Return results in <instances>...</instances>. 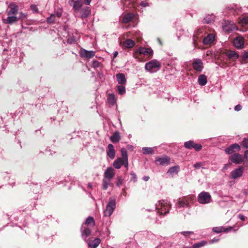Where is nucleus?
I'll list each match as a JSON object with an SVG mask.
<instances>
[{"mask_svg": "<svg viewBox=\"0 0 248 248\" xmlns=\"http://www.w3.org/2000/svg\"><path fill=\"white\" fill-rule=\"evenodd\" d=\"M170 204L167 200H161L155 204V209L160 215H166L169 213L170 208Z\"/></svg>", "mask_w": 248, "mask_h": 248, "instance_id": "nucleus-1", "label": "nucleus"}, {"mask_svg": "<svg viewBox=\"0 0 248 248\" xmlns=\"http://www.w3.org/2000/svg\"><path fill=\"white\" fill-rule=\"evenodd\" d=\"M116 207V199L113 197L109 198L108 203L106 206L104 214L106 217H110L113 213Z\"/></svg>", "mask_w": 248, "mask_h": 248, "instance_id": "nucleus-2", "label": "nucleus"}, {"mask_svg": "<svg viewBox=\"0 0 248 248\" xmlns=\"http://www.w3.org/2000/svg\"><path fill=\"white\" fill-rule=\"evenodd\" d=\"M160 67V63L158 61L153 60L145 64V69L147 71L153 73L158 71Z\"/></svg>", "mask_w": 248, "mask_h": 248, "instance_id": "nucleus-3", "label": "nucleus"}, {"mask_svg": "<svg viewBox=\"0 0 248 248\" xmlns=\"http://www.w3.org/2000/svg\"><path fill=\"white\" fill-rule=\"evenodd\" d=\"M198 201L201 204H206L211 201V196L209 193L202 191L198 195Z\"/></svg>", "mask_w": 248, "mask_h": 248, "instance_id": "nucleus-4", "label": "nucleus"}, {"mask_svg": "<svg viewBox=\"0 0 248 248\" xmlns=\"http://www.w3.org/2000/svg\"><path fill=\"white\" fill-rule=\"evenodd\" d=\"M222 28L224 31L228 32L238 30L234 23L231 21H225L223 23Z\"/></svg>", "mask_w": 248, "mask_h": 248, "instance_id": "nucleus-5", "label": "nucleus"}, {"mask_svg": "<svg viewBox=\"0 0 248 248\" xmlns=\"http://www.w3.org/2000/svg\"><path fill=\"white\" fill-rule=\"evenodd\" d=\"M192 200L191 197H183L180 199L176 203L177 208H180L181 207H188L189 202Z\"/></svg>", "mask_w": 248, "mask_h": 248, "instance_id": "nucleus-6", "label": "nucleus"}, {"mask_svg": "<svg viewBox=\"0 0 248 248\" xmlns=\"http://www.w3.org/2000/svg\"><path fill=\"white\" fill-rule=\"evenodd\" d=\"M244 168L242 166H239L238 168L233 170L230 174V177L232 179H237L241 177L244 173Z\"/></svg>", "mask_w": 248, "mask_h": 248, "instance_id": "nucleus-7", "label": "nucleus"}, {"mask_svg": "<svg viewBox=\"0 0 248 248\" xmlns=\"http://www.w3.org/2000/svg\"><path fill=\"white\" fill-rule=\"evenodd\" d=\"M229 159L231 160L232 163L236 164H240L244 162L243 156L242 155L238 153H235L231 155L229 157Z\"/></svg>", "mask_w": 248, "mask_h": 248, "instance_id": "nucleus-8", "label": "nucleus"}, {"mask_svg": "<svg viewBox=\"0 0 248 248\" xmlns=\"http://www.w3.org/2000/svg\"><path fill=\"white\" fill-rule=\"evenodd\" d=\"M137 53L145 56H152L153 54V51L151 48L140 47L136 50L135 52V55Z\"/></svg>", "mask_w": 248, "mask_h": 248, "instance_id": "nucleus-9", "label": "nucleus"}, {"mask_svg": "<svg viewBox=\"0 0 248 248\" xmlns=\"http://www.w3.org/2000/svg\"><path fill=\"white\" fill-rule=\"evenodd\" d=\"M193 69L199 72H201L203 68V62L201 59H197L193 60L192 62Z\"/></svg>", "mask_w": 248, "mask_h": 248, "instance_id": "nucleus-10", "label": "nucleus"}, {"mask_svg": "<svg viewBox=\"0 0 248 248\" xmlns=\"http://www.w3.org/2000/svg\"><path fill=\"white\" fill-rule=\"evenodd\" d=\"M68 3L70 6L73 7L75 11H79L83 5V2L81 0H70Z\"/></svg>", "mask_w": 248, "mask_h": 248, "instance_id": "nucleus-11", "label": "nucleus"}, {"mask_svg": "<svg viewBox=\"0 0 248 248\" xmlns=\"http://www.w3.org/2000/svg\"><path fill=\"white\" fill-rule=\"evenodd\" d=\"M115 175L114 170L112 167H108L104 172V178L110 181Z\"/></svg>", "mask_w": 248, "mask_h": 248, "instance_id": "nucleus-12", "label": "nucleus"}, {"mask_svg": "<svg viewBox=\"0 0 248 248\" xmlns=\"http://www.w3.org/2000/svg\"><path fill=\"white\" fill-rule=\"evenodd\" d=\"M234 46L237 48L241 49L244 47V39L241 36L236 37L233 40Z\"/></svg>", "mask_w": 248, "mask_h": 248, "instance_id": "nucleus-13", "label": "nucleus"}, {"mask_svg": "<svg viewBox=\"0 0 248 248\" xmlns=\"http://www.w3.org/2000/svg\"><path fill=\"white\" fill-rule=\"evenodd\" d=\"M225 53L227 57L232 61H235L239 58V55L233 50H227Z\"/></svg>", "mask_w": 248, "mask_h": 248, "instance_id": "nucleus-14", "label": "nucleus"}, {"mask_svg": "<svg viewBox=\"0 0 248 248\" xmlns=\"http://www.w3.org/2000/svg\"><path fill=\"white\" fill-rule=\"evenodd\" d=\"M80 55L81 57L90 59L94 56L95 52L93 51H88L82 49L80 50Z\"/></svg>", "mask_w": 248, "mask_h": 248, "instance_id": "nucleus-15", "label": "nucleus"}, {"mask_svg": "<svg viewBox=\"0 0 248 248\" xmlns=\"http://www.w3.org/2000/svg\"><path fill=\"white\" fill-rule=\"evenodd\" d=\"M155 162L161 165H168L170 164V158L168 156L163 157H157L155 158Z\"/></svg>", "mask_w": 248, "mask_h": 248, "instance_id": "nucleus-16", "label": "nucleus"}, {"mask_svg": "<svg viewBox=\"0 0 248 248\" xmlns=\"http://www.w3.org/2000/svg\"><path fill=\"white\" fill-rule=\"evenodd\" d=\"M9 11L7 12L8 16H15L18 10V7L14 3H11L9 5Z\"/></svg>", "mask_w": 248, "mask_h": 248, "instance_id": "nucleus-17", "label": "nucleus"}, {"mask_svg": "<svg viewBox=\"0 0 248 248\" xmlns=\"http://www.w3.org/2000/svg\"><path fill=\"white\" fill-rule=\"evenodd\" d=\"M18 20V17L15 16H8L6 18H3L2 21L4 24H12Z\"/></svg>", "mask_w": 248, "mask_h": 248, "instance_id": "nucleus-18", "label": "nucleus"}, {"mask_svg": "<svg viewBox=\"0 0 248 248\" xmlns=\"http://www.w3.org/2000/svg\"><path fill=\"white\" fill-rule=\"evenodd\" d=\"M108 156L111 159L114 158L115 156V151L114 146L112 144H109L108 146V150L107 151Z\"/></svg>", "mask_w": 248, "mask_h": 248, "instance_id": "nucleus-19", "label": "nucleus"}, {"mask_svg": "<svg viewBox=\"0 0 248 248\" xmlns=\"http://www.w3.org/2000/svg\"><path fill=\"white\" fill-rule=\"evenodd\" d=\"M180 170V167L179 166H175L170 168L168 170L167 173L169 175L173 176L177 174Z\"/></svg>", "mask_w": 248, "mask_h": 248, "instance_id": "nucleus-20", "label": "nucleus"}, {"mask_svg": "<svg viewBox=\"0 0 248 248\" xmlns=\"http://www.w3.org/2000/svg\"><path fill=\"white\" fill-rule=\"evenodd\" d=\"M214 39L215 35L213 34H209L204 37L202 42L204 45H208L212 43Z\"/></svg>", "mask_w": 248, "mask_h": 248, "instance_id": "nucleus-21", "label": "nucleus"}, {"mask_svg": "<svg viewBox=\"0 0 248 248\" xmlns=\"http://www.w3.org/2000/svg\"><path fill=\"white\" fill-rule=\"evenodd\" d=\"M124 159L122 157L117 158L113 163V166L117 169H119L123 166Z\"/></svg>", "mask_w": 248, "mask_h": 248, "instance_id": "nucleus-22", "label": "nucleus"}, {"mask_svg": "<svg viewBox=\"0 0 248 248\" xmlns=\"http://www.w3.org/2000/svg\"><path fill=\"white\" fill-rule=\"evenodd\" d=\"M116 77L119 84L123 85L125 83L126 78L124 74L122 73L117 74Z\"/></svg>", "mask_w": 248, "mask_h": 248, "instance_id": "nucleus-23", "label": "nucleus"}, {"mask_svg": "<svg viewBox=\"0 0 248 248\" xmlns=\"http://www.w3.org/2000/svg\"><path fill=\"white\" fill-rule=\"evenodd\" d=\"M232 227H230L229 228H225L223 227H214L212 230L215 232L220 233L221 232H228L229 230H232Z\"/></svg>", "mask_w": 248, "mask_h": 248, "instance_id": "nucleus-24", "label": "nucleus"}, {"mask_svg": "<svg viewBox=\"0 0 248 248\" xmlns=\"http://www.w3.org/2000/svg\"><path fill=\"white\" fill-rule=\"evenodd\" d=\"M110 140L113 143H117L119 142L121 140L120 134L116 131L110 137Z\"/></svg>", "mask_w": 248, "mask_h": 248, "instance_id": "nucleus-25", "label": "nucleus"}, {"mask_svg": "<svg viewBox=\"0 0 248 248\" xmlns=\"http://www.w3.org/2000/svg\"><path fill=\"white\" fill-rule=\"evenodd\" d=\"M135 45V42L130 39H127L124 42V46L127 48L133 47Z\"/></svg>", "mask_w": 248, "mask_h": 248, "instance_id": "nucleus-26", "label": "nucleus"}, {"mask_svg": "<svg viewBox=\"0 0 248 248\" xmlns=\"http://www.w3.org/2000/svg\"><path fill=\"white\" fill-rule=\"evenodd\" d=\"M100 242L101 240L99 238H95L92 243L87 241V243L88 246L91 248H96L100 243Z\"/></svg>", "mask_w": 248, "mask_h": 248, "instance_id": "nucleus-27", "label": "nucleus"}, {"mask_svg": "<svg viewBox=\"0 0 248 248\" xmlns=\"http://www.w3.org/2000/svg\"><path fill=\"white\" fill-rule=\"evenodd\" d=\"M91 14V10L89 7H86L81 10V16L82 18H85Z\"/></svg>", "mask_w": 248, "mask_h": 248, "instance_id": "nucleus-28", "label": "nucleus"}, {"mask_svg": "<svg viewBox=\"0 0 248 248\" xmlns=\"http://www.w3.org/2000/svg\"><path fill=\"white\" fill-rule=\"evenodd\" d=\"M198 83L201 86H204L207 83V78L204 75H201L198 78Z\"/></svg>", "mask_w": 248, "mask_h": 248, "instance_id": "nucleus-29", "label": "nucleus"}, {"mask_svg": "<svg viewBox=\"0 0 248 248\" xmlns=\"http://www.w3.org/2000/svg\"><path fill=\"white\" fill-rule=\"evenodd\" d=\"M201 38V36H200V34L198 33V32H195L193 36V44L194 46V48H196L197 45L198 44V42L199 40V39Z\"/></svg>", "mask_w": 248, "mask_h": 248, "instance_id": "nucleus-30", "label": "nucleus"}, {"mask_svg": "<svg viewBox=\"0 0 248 248\" xmlns=\"http://www.w3.org/2000/svg\"><path fill=\"white\" fill-rule=\"evenodd\" d=\"M91 231L89 228H85L81 232V235H82L83 239L85 241H86L87 237L91 234Z\"/></svg>", "mask_w": 248, "mask_h": 248, "instance_id": "nucleus-31", "label": "nucleus"}, {"mask_svg": "<svg viewBox=\"0 0 248 248\" xmlns=\"http://www.w3.org/2000/svg\"><path fill=\"white\" fill-rule=\"evenodd\" d=\"M108 102L109 104L113 105L116 103V97L113 93L109 94L107 98Z\"/></svg>", "mask_w": 248, "mask_h": 248, "instance_id": "nucleus-32", "label": "nucleus"}, {"mask_svg": "<svg viewBox=\"0 0 248 248\" xmlns=\"http://www.w3.org/2000/svg\"><path fill=\"white\" fill-rule=\"evenodd\" d=\"M155 148L143 147L142 148V152L144 154H153L155 152Z\"/></svg>", "mask_w": 248, "mask_h": 248, "instance_id": "nucleus-33", "label": "nucleus"}, {"mask_svg": "<svg viewBox=\"0 0 248 248\" xmlns=\"http://www.w3.org/2000/svg\"><path fill=\"white\" fill-rule=\"evenodd\" d=\"M207 244V242L206 241L202 240L201 242L194 244L192 248H201V247L205 246Z\"/></svg>", "mask_w": 248, "mask_h": 248, "instance_id": "nucleus-34", "label": "nucleus"}, {"mask_svg": "<svg viewBox=\"0 0 248 248\" xmlns=\"http://www.w3.org/2000/svg\"><path fill=\"white\" fill-rule=\"evenodd\" d=\"M134 17V15L132 14H128L124 16L123 21L125 23L129 22Z\"/></svg>", "mask_w": 248, "mask_h": 248, "instance_id": "nucleus-35", "label": "nucleus"}, {"mask_svg": "<svg viewBox=\"0 0 248 248\" xmlns=\"http://www.w3.org/2000/svg\"><path fill=\"white\" fill-rule=\"evenodd\" d=\"M240 24L246 29H248V17L243 18L240 21Z\"/></svg>", "mask_w": 248, "mask_h": 248, "instance_id": "nucleus-36", "label": "nucleus"}, {"mask_svg": "<svg viewBox=\"0 0 248 248\" xmlns=\"http://www.w3.org/2000/svg\"><path fill=\"white\" fill-rule=\"evenodd\" d=\"M117 91L121 95H123L125 93V88L123 85H119L117 86Z\"/></svg>", "mask_w": 248, "mask_h": 248, "instance_id": "nucleus-37", "label": "nucleus"}, {"mask_svg": "<svg viewBox=\"0 0 248 248\" xmlns=\"http://www.w3.org/2000/svg\"><path fill=\"white\" fill-rule=\"evenodd\" d=\"M194 142L193 141L189 140L185 142L184 146L185 147L188 149H191L193 148Z\"/></svg>", "mask_w": 248, "mask_h": 248, "instance_id": "nucleus-38", "label": "nucleus"}, {"mask_svg": "<svg viewBox=\"0 0 248 248\" xmlns=\"http://www.w3.org/2000/svg\"><path fill=\"white\" fill-rule=\"evenodd\" d=\"M55 15L54 14H51L50 16L48 17L46 19V21L48 23H53L55 21Z\"/></svg>", "mask_w": 248, "mask_h": 248, "instance_id": "nucleus-39", "label": "nucleus"}, {"mask_svg": "<svg viewBox=\"0 0 248 248\" xmlns=\"http://www.w3.org/2000/svg\"><path fill=\"white\" fill-rule=\"evenodd\" d=\"M92 223L93 226H94L95 225L94 219L92 217H89L86 220L85 224L89 225Z\"/></svg>", "mask_w": 248, "mask_h": 248, "instance_id": "nucleus-40", "label": "nucleus"}, {"mask_svg": "<svg viewBox=\"0 0 248 248\" xmlns=\"http://www.w3.org/2000/svg\"><path fill=\"white\" fill-rule=\"evenodd\" d=\"M106 179H107L104 178V179L103 180L102 187L104 190H106L108 188V186L109 185L110 182V181L108 180H107Z\"/></svg>", "mask_w": 248, "mask_h": 248, "instance_id": "nucleus-41", "label": "nucleus"}, {"mask_svg": "<svg viewBox=\"0 0 248 248\" xmlns=\"http://www.w3.org/2000/svg\"><path fill=\"white\" fill-rule=\"evenodd\" d=\"M121 155L123 156V157H122V158L123 159H128V155H127L126 150L125 148H123L121 149Z\"/></svg>", "mask_w": 248, "mask_h": 248, "instance_id": "nucleus-42", "label": "nucleus"}, {"mask_svg": "<svg viewBox=\"0 0 248 248\" xmlns=\"http://www.w3.org/2000/svg\"><path fill=\"white\" fill-rule=\"evenodd\" d=\"M213 16H208L205 17L203 19V22L204 23L209 24L213 20Z\"/></svg>", "mask_w": 248, "mask_h": 248, "instance_id": "nucleus-43", "label": "nucleus"}, {"mask_svg": "<svg viewBox=\"0 0 248 248\" xmlns=\"http://www.w3.org/2000/svg\"><path fill=\"white\" fill-rule=\"evenodd\" d=\"M231 147L233 149L234 152L239 151L240 150V146L236 143L232 144Z\"/></svg>", "mask_w": 248, "mask_h": 248, "instance_id": "nucleus-44", "label": "nucleus"}, {"mask_svg": "<svg viewBox=\"0 0 248 248\" xmlns=\"http://www.w3.org/2000/svg\"><path fill=\"white\" fill-rule=\"evenodd\" d=\"M77 38L76 37H74L73 36H69L68 39H67V42L69 44H73L76 41Z\"/></svg>", "mask_w": 248, "mask_h": 248, "instance_id": "nucleus-45", "label": "nucleus"}, {"mask_svg": "<svg viewBox=\"0 0 248 248\" xmlns=\"http://www.w3.org/2000/svg\"><path fill=\"white\" fill-rule=\"evenodd\" d=\"M193 148L196 151H199L202 149V146L200 144L194 143Z\"/></svg>", "mask_w": 248, "mask_h": 248, "instance_id": "nucleus-46", "label": "nucleus"}, {"mask_svg": "<svg viewBox=\"0 0 248 248\" xmlns=\"http://www.w3.org/2000/svg\"><path fill=\"white\" fill-rule=\"evenodd\" d=\"M26 18H27V15L22 12H20L19 14V17H18V20L21 19V20H23L26 19Z\"/></svg>", "mask_w": 248, "mask_h": 248, "instance_id": "nucleus-47", "label": "nucleus"}, {"mask_svg": "<svg viewBox=\"0 0 248 248\" xmlns=\"http://www.w3.org/2000/svg\"><path fill=\"white\" fill-rule=\"evenodd\" d=\"M225 153L228 155L231 154L232 153L234 152L233 149L231 147V146H229L228 148H226L225 150Z\"/></svg>", "mask_w": 248, "mask_h": 248, "instance_id": "nucleus-48", "label": "nucleus"}, {"mask_svg": "<svg viewBox=\"0 0 248 248\" xmlns=\"http://www.w3.org/2000/svg\"><path fill=\"white\" fill-rule=\"evenodd\" d=\"M202 166H203V164L201 162H197V163H195V164H194L193 167L195 169H198L200 168H204Z\"/></svg>", "mask_w": 248, "mask_h": 248, "instance_id": "nucleus-49", "label": "nucleus"}, {"mask_svg": "<svg viewBox=\"0 0 248 248\" xmlns=\"http://www.w3.org/2000/svg\"><path fill=\"white\" fill-rule=\"evenodd\" d=\"M242 145L245 148H248V139H244L242 141Z\"/></svg>", "mask_w": 248, "mask_h": 248, "instance_id": "nucleus-50", "label": "nucleus"}, {"mask_svg": "<svg viewBox=\"0 0 248 248\" xmlns=\"http://www.w3.org/2000/svg\"><path fill=\"white\" fill-rule=\"evenodd\" d=\"M31 9L33 13H37L38 12V9L36 5H31Z\"/></svg>", "mask_w": 248, "mask_h": 248, "instance_id": "nucleus-51", "label": "nucleus"}, {"mask_svg": "<svg viewBox=\"0 0 248 248\" xmlns=\"http://www.w3.org/2000/svg\"><path fill=\"white\" fill-rule=\"evenodd\" d=\"M243 157L246 159V166L248 167V150L245 152L244 156Z\"/></svg>", "mask_w": 248, "mask_h": 248, "instance_id": "nucleus-52", "label": "nucleus"}, {"mask_svg": "<svg viewBox=\"0 0 248 248\" xmlns=\"http://www.w3.org/2000/svg\"><path fill=\"white\" fill-rule=\"evenodd\" d=\"M122 183H123V179H122V177H121V176L118 177V180L116 183L117 186H118L119 187L122 184Z\"/></svg>", "mask_w": 248, "mask_h": 248, "instance_id": "nucleus-53", "label": "nucleus"}, {"mask_svg": "<svg viewBox=\"0 0 248 248\" xmlns=\"http://www.w3.org/2000/svg\"><path fill=\"white\" fill-rule=\"evenodd\" d=\"M99 62L97 61H93L92 62V66L94 68H97L99 66Z\"/></svg>", "mask_w": 248, "mask_h": 248, "instance_id": "nucleus-54", "label": "nucleus"}, {"mask_svg": "<svg viewBox=\"0 0 248 248\" xmlns=\"http://www.w3.org/2000/svg\"><path fill=\"white\" fill-rule=\"evenodd\" d=\"M123 165H124V167L127 170L128 169V159H124Z\"/></svg>", "mask_w": 248, "mask_h": 248, "instance_id": "nucleus-55", "label": "nucleus"}, {"mask_svg": "<svg viewBox=\"0 0 248 248\" xmlns=\"http://www.w3.org/2000/svg\"><path fill=\"white\" fill-rule=\"evenodd\" d=\"M181 233L183 235H184V236H187L188 235L193 234V232H191V231H184V232H181Z\"/></svg>", "mask_w": 248, "mask_h": 248, "instance_id": "nucleus-56", "label": "nucleus"}, {"mask_svg": "<svg viewBox=\"0 0 248 248\" xmlns=\"http://www.w3.org/2000/svg\"><path fill=\"white\" fill-rule=\"evenodd\" d=\"M131 175V180H133L134 182L137 181V176L136 174L134 172H131L130 173Z\"/></svg>", "mask_w": 248, "mask_h": 248, "instance_id": "nucleus-57", "label": "nucleus"}, {"mask_svg": "<svg viewBox=\"0 0 248 248\" xmlns=\"http://www.w3.org/2000/svg\"><path fill=\"white\" fill-rule=\"evenodd\" d=\"M54 14L55 15V17H57L58 18H60L62 16V10H60V11H57Z\"/></svg>", "mask_w": 248, "mask_h": 248, "instance_id": "nucleus-58", "label": "nucleus"}, {"mask_svg": "<svg viewBox=\"0 0 248 248\" xmlns=\"http://www.w3.org/2000/svg\"><path fill=\"white\" fill-rule=\"evenodd\" d=\"M140 5L144 7H145L149 5L148 3L144 1H141L140 3Z\"/></svg>", "mask_w": 248, "mask_h": 248, "instance_id": "nucleus-59", "label": "nucleus"}, {"mask_svg": "<svg viewBox=\"0 0 248 248\" xmlns=\"http://www.w3.org/2000/svg\"><path fill=\"white\" fill-rule=\"evenodd\" d=\"M242 109V106L240 105H237L234 107V110L238 111Z\"/></svg>", "mask_w": 248, "mask_h": 248, "instance_id": "nucleus-60", "label": "nucleus"}, {"mask_svg": "<svg viewBox=\"0 0 248 248\" xmlns=\"http://www.w3.org/2000/svg\"><path fill=\"white\" fill-rule=\"evenodd\" d=\"M243 59L244 60L248 59V51L244 52L243 55Z\"/></svg>", "mask_w": 248, "mask_h": 248, "instance_id": "nucleus-61", "label": "nucleus"}, {"mask_svg": "<svg viewBox=\"0 0 248 248\" xmlns=\"http://www.w3.org/2000/svg\"><path fill=\"white\" fill-rule=\"evenodd\" d=\"M238 217L242 220H244L245 219V217L241 214L238 215Z\"/></svg>", "mask_w": 248, "mask_h": 248, "instance_id": "nucleus-62", "label": "nucleus"}, {"mask_svg": "<svg viewBox=\"0 0 248 248\" xmlns=\"http://www.w3.org/2000/svg\"><path fill=\"white\" fill-rule=\"evenodd\" d=\"M218 241V239H217V238H214V239H213L211 240V241H211V242H210V243H211V244H213V243H215V242H217Z\"/></svg>", "mask_w": 248, "mask_h": 248, "instance_id": "nucleus-63", "label": "nucleus"}, {"mask_svg": "<svg viewBox=\"0 0 248 248\" xmlns=\"http://www.w3.org/2000/svg\"><path fill=\"white\" fill-rule=\"evenodd\" d=\"M143 179L145 181H147L149 180V176H145L143 177Z\"/></svg>", "mask_w": 248, "mask_h": 248, "instance_id": "nucleus-64", "label": "nucleus"}]
</instances>
